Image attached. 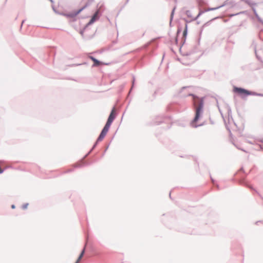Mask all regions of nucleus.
<instances>
[{
	"instance_id": "2eb2a0df",
	"label": "nucleus",
	"mask_w": 263,
	"mask_h": 263,
	"mask_svg": "<svg viewBox=\"0 0 263 263\" xmlns=\"http://www.w3.org/2000/svg\"><path fill=\"white\" fill-rule=\"evenodd\" d=\"M109 118L113 119L114 120L115 119L116 117V113L115 111V108L114 107L111 111H110L109 115L108 116Z\"/></svg>"
},
{
	"instance_id": "39448f33",
	"label": "nucleus",
	"mask_w": 263,
	"mask_h": 263,
	"mask_svg": "<svg viewBox=\"0 0 263 263\" xmlns=\"http://www.w3.org/2000/svg\"><path fill=\"white\" fill-rule=\"evenodd\" d=\"M187 34V24H186L185 26V29L183 31L182 37V40H181V45L179 48L180 50H181L182 46L184 45V44L185 42Z\"/></svg>"
},
{
	"instance_id": "37998d69",
	"label": "nucleus",
	"mask_w": 263,
	"mask_h": 263,
	"mask_svg": "<svg viewBox=\"0 0 263 263\" xmlns=\"http://www.w3.org/2000/svg\"><path fill=\"white\" fill-rule=\"evenodd\" d=\"M169 196H170V197L171 198V192L170 193Z\"/></svg>"
},
{
	"instance_id": "a878e982",
	"label": "nucleus",
	"mask_w": 263,
	"mask_h": 263,
	"mask_svg": "<svg viewBox=\"0 0 263 263\" xmlns=\"http://www.w3.org/2000/svg\"><path fill=\"white\" fill-rule=\"evenodd\" d=\"M28 203L24 204L22 205V209H23V210H25V209H26L27 208V207H28Z\"/></svg>"
},
{
	"instance_id": "f704fd0d",
	"label": "nucleus",
	"mask_w": 263,
	"mask_h": 263,
	"mask_svg": "<svg viewBox=\"0 0 263 263\" xmlns=\"http://www.w3.org/2000/svg\"><path fill=\"white\" fill-rule=\"evenodd\" d=\"M72 171V170L69 169V170H68L66 172V173H69V172H71Z\"/></svg>"
},
{
	"instance_id": "a211bd4d",
	"label": "nucleus",
	"mask_w": 263,
	"mask_h": 263,
	"mask_svg": "<svg viewBox=\"0 0 263 263\" xmlns=\"http://www.w3.org/2000/svg\"><path fill=\"white\" fill-rule=\"evenodd\" d=\"M135 78L134 76L133 77V81H132V87L128 92V95H129V94L130 93L134 86V84H135Z\"/></svg>"
},
{
	"instance_id": "9b49d317",
	"label": "nucleus",
	"mask_w": 263,
	"mask_h": 263,
	"mask_svg": "<svg viewBox=\"0 0 263 263\" xmlns=\"http://www.w3.org/2000/svg\"><path fill=\"white\" fill-rule=\"evenodd\" d=\"M85 247L86 246L84 247V248L83 249V250L81 251V252L80 253L77 261L75 263H79L82 259V258L83 257L85 252Z\"/></svg>"
},
{
	"instance_id": "a19ab883",
	"label": "nucleus",
	"mask_w": 263,
	"mask_h": 263,
	"mask_svg": "<svg viewBox=\"0 0 263 263\" xmlns=\"http://www.w3.org/2000/svg\"><path fill=\"white\" fill-rule=\"evenodd\" d=\"M216 186L217 187V189H219V185L218 184H216Z\"/></svg>"
},
{
	"instance_id": "f257e3e1",
	"label": "nucleus",
	"mask_w": 263,
	"mask_h": 263,
	"mask_svg": "<svg viewBox=\"0 0 263 263\" xmlns=\"http://www.w3.org/2000/svg\"><path fill=\"white\" fill-rule=\"evenodd\" d=\"M187 87L184 86L182 87L181 90L179 91V93L181 94L182 91L186 89ZM180 96L182 97H186L187 96H192L193 99V106L195 109V117L191 122V126L193 127L197 128L198 127L202 126L203 123L197 124V122L199 120L200 117L202 116L203 114V108L204 105V100L203 98H199L195 95L193 93H188L185 95H181Z\"/></svg>"
},
{
	"instance_id": "412c9836",
	"label": "nucleus",
	"mask_w": 263,
	"mask_h": 263,
	"mask_svg": "<svg viewBox=\"0 0 263 263\" xmlns=\"http://www.w3.org/2000/svg\"><path fill=\"white\" fill-rule=\"evenodd\" d=\"M94 0H88L87 3L85 4L84 6L85 8H87V7L89 6L93 2Z\"/></svg>"
},
{
	"instance_id": "4468645a",
	"label": "nucleus",
	"mask_w": 263,
	"mask_h": 263,
	"mask_svg": "<svg viewBox=\"0 0 263 263\" xmlns=\"http://www.w3.org/2000/svg\"><path fill=\"white\" fill-rule=\"evenodd\" d=\"M113 121H114L113 119L108 117L107 120L104 126L109 128L112 123L113 122Z\"/></svg>"
},
{
	"instance_id": "b1692460",
	"label": "nucleus",
	"mask_w": 263,
	"mask_h": 263,
	"mask_svg": "<svg viewBox=\"0 0 263 263\" xmlns=\"http://www.w3.org/2000/svg\"><path fill=\"white\" fill-rule=\"evenodd\" d=\"M87 27H85V26L82 29L80 30V33L82 35V37L84 36V33L85 31V30L86 29Z\"/></svg>"
},
{
	"instance_id": "473e14b6",
	"label": "nucleus",
	"mask_w": 263,
	"mask_h": 263,
	"mask_svg": "<svg viewBox=\"0 0 263 263\" xmlns=\"http://www.w3.org/2000/svg\"><path fill=\"white\" fill-rule=\"evenodd\" d=\"M25 20H23L21 23V28H22L23 23L25 22Z\"/></svg>"
},
{
	"instance_id": "49530a36",
	"label": "nucleus",
	"mask_w": 263,
	"mask_h": 263,
	"mask_svg": "<svg viewBox=\"0 0 263 263\" xmlns=\"http://www.w3.org/2000/svg\"><path fill=\"white\" fill-rule=\"evenodd\" d=\"M261 148V149H263V146H260Z\"/></svg>"
},
{
	"instance_id": "a18cd8bd",
	"label": "nucleus",
	"mask_w": 263,
	"mask_h": 263,
	"mask_svg": "<svg viewBox=\"0 0 263 263\" xmlns=\"http://www.w3.org/2000/svg\"><path fill=\"white\" fill-rule=\"evenodd\" d=\"M129 0H126V3L128 2Z\"/></svg>"
},
{
	"instance_id": "1a4fd4ad",
	"label": "nucleus",
	"mask_w": 263,
	"mask_h": 263,
	"mask_svg": "<svg viewBox=\"0 0 263 263\" xmlns=\"http://www.w3.org/2000/svg\"><path fill=\"white\" fill-rule=\"evenodd\" d=\"M252 11H253V13H254L256 18L258 21V22H259L260 23H261L263 25V20L259 17V16L257 14L255 8V7H252Z\"/></svg>"
},
{
	"instance_id": "9d476101",
	"label": "nucleus",
	"mask_w": 263,
	"mask_h": 263,
	"mask_svg": "<svg viewBox=\"0 0 263 263\" xmlns=\"http://www.w3.org/2000/svg\"><path fill=\"white\" fill-rule=\"evenodd\" d=\"M252 11H253V13H254L256 18L258 21V22H259L260 23H261L263 25V20L259 17V16L257 14L255 8V7H252Z\"/></svg>"
},
{
	"instance_id": "0eeeda50",
	"label": "nucleus",
	"mask_w": 263,
	"mask_h": 263,
	"mask_svg": "<svg viewBox=\"0 0 263 263\" xmlns=\"http://www.w3.org/2000/svg\"><path fill=\"white\" fill-rule=\"evenodd\" d=\"M242 2H245L246 4L249 5L251 8L255 7V6H257V3H255L252 0H241Z\"/></svg>"
},
{
	"instance_id": "de8ad7c7",
	"label": "nucleus",
	"mask_w": 263,
	"mask_h": 263,
	"mask_svg": "<svg viewBox=\"0 0 263 263\" xmlns=\"http://www.w3.org/2000/svg\"><path fill=\"white\" fill-rule=\"evenodd\" d=\"M261 142H263V140H261Z\"/></svg>"
},
{
	"instance_id": "79ce46f5",
	"label": "nucleus",
	"mask_w": 263,
	"mask_h": 263,
	"mask_svg": "<svg viewBox=\"0 0 263 263\" xmlns=\"http://www.w3.org/2000/svg\"><path fill=\"white\" fill-rule=\"evenodd\" d=\"M52 3H53V0H49Z\"/></svg>"
},
{
	"instance_id": "72a5a7b5",
	"label": "nucleus",
	"mask_w": 263,
	"mask_h": 263,
	"mask_svg": "<svg viewBox=\"0 0 263 263\" xmlns=\"http://www.w3.org/2000/svg\"><path fill=\"white\" fill-rule=\"evenodd\" d=\"M240 171H242V172H243V173H245V171H244L243 168L242 167L240 168Z\"/></svg>"
},
{
	"instance_id": "c03bdc74",
	"label": "nucleus",
	"mask_w": 263,
	"mask_h": 263,
	"mask_svg": "<svg viewBox=\"0 0 263 263\" xmlns=\"http://www.w3.org/2000/svg\"><path fill=\"white\" fill-rule=\"evenodd\" d=\"M261 221V223H263V220H260Z\"/></svg>"
},
{
	"instance_id": "e433bc0d",
	"label": "nucleus",
	"mask_w": 263,
	"mask_h": 263,
	"mask_svg": "<svg viewBox=\"0 0 263 263\" xmlns=\"http://www.w3.org/2000/svg\"><path fill=\"white\" fill-rule=\"evenodd\" d=\"M261 222V221H260V220H259V221H256V222H255V224L257 225V224H258V223H259V222Z\"/></svg>"
},
{
	"instance_id": "4c0bfd02",
	"label": "nucleus",
	"mask_w": 263,
	"mask_h": 263,
	"mask_svg": "<svg viewBox=\"0 0 263 263\" xmlns=\"http://www.w3.org/2000/svg\"><path fill=\"white\" fill-rule=\"evenodd\" d=\"M108 146H107L106 147V148H105V149L104 153H105V152L107 151V149H108Z\"/></svg>"
},
{
	"instance_id": "dca6fc26",
	"label": "nucleus",
	"mask_w": 263,
	"mask_h": 263,
	"mask_svg": "<svg viewBox=\"0 0 263 263\" xmlns=\"http://www.w3.org/2000/svg\"><path fill=\"white\" fill-rule=\"evenodd\" d=\"M181 31H182V28L180 27H178V29H177V33H176V35L177 36H176V39H175V43L176 44H178V36L179 34L181 33Z\"/></svg>"
},
{
	"instance_id": "f8f14e48",
	"label": "nucleus",
	"mask_w": 263,
	"mask_h": 263,
	"mask_svg": "<svg viewBox=\"0 0 263 263\" xmlns=\"http://www.w3.org/2000/svg\"><path fill=\"white\" fill-rule=\"evenodd\" d=\"M85 247L86 246L84 247V248L83 249V250L81 251V252L80 253L77 261L75 263H79L82 259V258L83 257L85 252Z\"/></svg>"
},
{
	"instance_id": "ea45409f",
	"label": "nucleus",
	"mask_w": 263,
	"mask_h": 263,
	"mask_svg": "<svg viewBox=\"0 0 263 263\" xmlns=\"http://www.w3.org/2000/svg\"><path fill=\"white\" fill-rule=\"evenodd\" d=\"M210 122L212 124H214V122L212 120H210Z\"/></svg>"
},
{
	"instance_id": "f03ea898",
	"label": "nucleus",
	"mask_w": 263,
	"mask_h": 263,
	"mask_svg": "<svg viewBox=\"0 0 263 263\" xmlns=\"http://www.w3.org/2000/svg\"><path fill=\"white\" fill-rule=\"evenodd\" d=\"M233 91L235 93H237L240 95H244L245 96H259L263 97V93H258L255 91H250L246 89H245L242 87H238L236 86H234L233 87Z\"/></svg>"
},
{
	"instance_id": "f3484780",
	"label": "nucleus",
	"mask_w": 263,
	"mask_h": 263,
	"mask_svg": "<svg viewBox=\"0 0 263 263\" xmlns=\"http://www.w3.org/2000/svg\"><path fill=\"white\" fill-rule=\"evenodd\" d=\"M223 6H224V5H222L220 6H218V7H215V8H210L208 9H206L205 10V11H213V10H217V9H219L220 8H221Z\"/></svg>"
},
{
	"instance_id": "aec40b11",
	"label": "nucleus",
	"mask_w": 263,
	"mask_h": 263,
	"mask_svg": "<svg viewBox=\"0 0 263 263\" xmlns=\"http://www.w3.org/2000/svg\"><path fill=\"white\" fill-rule=\"evenodd\" d=\"M85 8H86L84 6L83 7H82L81 8L78 9V10L74 11L75 12H76V14L78 15L79 13H80Z\"/></svg>"
},
{
	"instance_id": "423d86ee",
	"label": "nucleus",
	"mask_w": 263,
	"mask_h": 263,
	"mask_svg": "<svg viewBox=\"0 0 263 263\" xmlns=\"http://www.w3.org/2000/svg\"><path fill=\"white\" fill-rule=\"evenodd\" d=\"M89 58L93 62L92 66H99L102 62L95 58L92 56H90Z\"/></svg>"
},
{
	"instance_id": "20e7f679",
	"label": "nucleus",
	"mask_w": 263,
	"mask_h": 263,
	"mask_svg": "<svg viewBox=\"0 0 263 263\" xmlns=\"http://www.w3.org/2000/svg\"><path fill=\"white\" fill-rule=\"evenodd\" d=\"M109 129V128H108L105 126H104V127L102 129L99 137L97 138L98 141H101L104 138L106 134L108 132Z\"/></svg>"
},
{
	"instance_id": "4be33fe9",
	"label": "nucleus",
	"mask_w": 263,
	"mask_h": 263,
	"mask_svg": "<svg viewBox=\"0 0 263 263\" xmlns=\"http://www.w3.org/2000/svg\"><path fill=\"white\" fill-rule=\"evenodd\" d=\"M185 13L188 17H189V18L192 17V13L190 10H186L185 12Z\"/></svg>"
},
{
	"instance_id": "5701e85b",
	"label": "nucleus",
	"mask_w": 263,
	"mask_h": 263,
	"mask_svg": "<svg viewBox=\"0 0 263 263\" xmlns=\"http://www.w3.org/2000/svg\"><path fill=\"white\" fill-rule=\"evenodd\" d=\"M175 8L176 7H174L173 8V9L172 10V12H171V16H170V23H171V22L173 20V16H174V11H175Z\"/></svg>"
},
{
	"instance_id": "c756f323",
	"label": "nucleus",
	"mask_w": 263,
	"mask_h": 263,
	"mask_svg": "<svg viewBox=\"0 0 263 263\" xmlns=\"http://www.w3.org/2000/svg\"><path fill=\"white\" fill-rule=\"evenodd\" d=\"M200 15L198 14L193 20H196Z\"/></svg>"
},
{
	"instance_id": "6ab92c4d",
	"label": "nucleus",
	"mask_w": 263,
	"mask_h": 263,
	"mask_svg": "<svg viewBox=\"0 0 263 263\" xmlns=\"http://www.w3.org/2000/svg\"><path fill=\"white\" fill-rule=\"evenodd\" d=\"M240 183L241 184H245V185L247 186L248 187H249L250 189H251V190H254V189H253V187L252 186H250L249 185H248L245 182L244 180H240Z\"/></svg>"
},
{
	"instance_id": "2f4dec72",
	"label": "nucleus",
	"mask_w": 263,
	"mask_h": 263,
	"mask_svg": "<svg viewBox=\"0 0 263 263\" xmlns=\"http://www.w3.org/2000/svg\"><path fill=\"white\" fill-rule=\"evenodd\" d=\"M11 207L12 209H14L15 208V206L14 204L11 205Z\"/></svg>"
},
{
	"instance_id": "cd10ccee",
	"label": "nucleus",
	"mask_w": 263,
	"mask_h": 263,
	"mask_svg": "<svg viewBox=\"0 0 263 263\" xmlns=\"http://www.w3.org/2000/svg\"><path fill=\"white\" fill-rule=\"evenodd\" d=\"M206 11H205V10H200L199 12V14L200 15H201L202 14H203V13L205 12Z\"/></svg>"
},
{
	"instance_id": "7c9ffc66",
	"label": "nucleus",
	"mask_w": 263,
	"mask_h": 263,
	"mask_svg": "<svg viewBox=\"0 0 263 263\" xmlns=\"http://www.w3.org/2000/svg\"><path fill=\"white\" fill-rule=\"evenodd\" d=\"M4 170L0 167V174H2L4 172Z\"/></svg>"
},
{
	"instance_id": "7ed1b4c3",
	"label": "nucleus",
	"mask_w": 263,
	"mask_h": 263,
	"mask_svg": "<svg viewBox=\"0 0 263 263\" xmlns=\"http://www.w3.org/2000/svg\"><path fill=\"white\" fill-rule=\"evenodd\" d=\"M101 14L102 12L100 10L97 9L91 16L88 23L85 25V27H88L89 26L93 24L96 21L98 20L100 18Z\"/></svg>"
},
{
	"instance_id": "393cba45",
	"label": "nucleus",
	"mask_w": 263,
	"mask_h": 263,
	"mask_svg": "<svg viewBox=\"0 0 263 263\" xmlns=\"http://www.w3.org/2000/svg\"><path fill=\"white\" fill-rule=\"evenodd\" d=\"M69 16L71 17H74L77 15V14H76L75 11H73L71 13H70L68 15Z\"/></svg>"
},
{
	"instance_id": "ddd939ff",
	"label": "nucleus",
	"mask_w": 263,
	"mask_h": 263,
	"mask_svg": "<svg viewBox=\"0 0 263 263\" xmlns=\"http://www.w3.org/2000/svg\"><path fill=\"white\" fill-rule=\"evenodd\" d=\"M100 141H98V139H97V141L95 142V143H94L93 145L92 146V148H91V149L88 152L87 154H86L84 157H83V159H85L91 153V152L96 148V147L97 146V145H98V142H99Z\"/></svg>"
},
{
	"instance_id": "58836bf2",
	"label": "nucleus",
	"mask_w": 263,
	"mask_h": 263,
	"mask_svg": "<svg viewBox=\"0 0 263 263\" xmlns=\"http://www.w3.org/2000/svg\"><path fill=\"white\" fill-rule=\"evenodd\" d=\"M52 9H53V11H55V12H56V11H55V9H54V6H52Z\"/></svg>"
},
{
	"instance_id": "c85d7f7f",
	"label": "nucleus",
	"mask_w": 263,
	"mask_h": 263,
	"mask_svg": "<svg viewBox=\"0 0 263 263\" xmlns=\"http://www.w3.org/2000/svg\"><path fill=\"white\" fill-rule=\"evenodd\" d=\"M81 166H82V164H76L74 165L75 167H81Z\"/></svg>"
},
{
	"instance_id": "bb28decb",
	"label": "nucleus",
	"mask_w": 263,
	"mask_h": 263,
	"mask_svg": "<svg viewBox=\"0 0 263 263\" xmlns=\"http://www.w3.org/2000/svg\"><path fill=\"white\" fill-rule=\"evenodd\" d=\"M255 54H256V58L258 59V60H259V61H261V58H260L259 57H258V56L257 55V53H256V50H255Z\"/></svg>"
},
{
	"instance_id": "c9c22d12",
	"label": "nucleus",
	"mask_w": 263,
	"mask_h": 263,
	"mask_svg": "<svg viewBox=\"0 0 263 263\" xmlns=\"http://www.w3.org/2000/svg\"><path fill=\"white\" fill-rule=\"evenodd\" d=\"M210 177H211V180H212V182L214 183L215 180L212 178V177L211 176Z\"/></svg>"
},
{
	"instance_id": "6e6552de",
	"label": "nucleus",
	"mask_w": 263,
	"mask_h": 263,
	"mask_svg": "<svg viewBox=\"0 0 263 263\" xmlns=\"http://www.w3.org/2000/svg\"><path fill=\"white\" fill-rule=\"evenodd\" d=\"M252 11H253V13H254L256 18L258 21V22H259L260 23H261L263 25V20L259 17V16L257 14L255 8V7H252Z\"/></svg>"
}]
</instances>
